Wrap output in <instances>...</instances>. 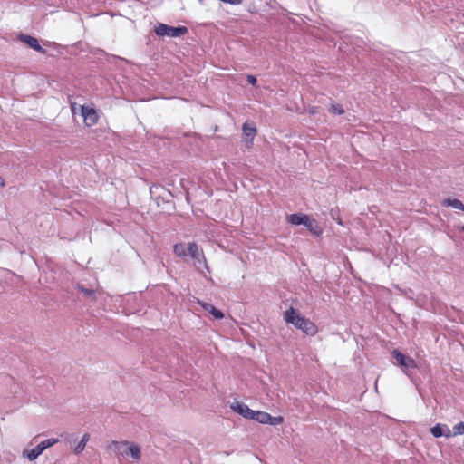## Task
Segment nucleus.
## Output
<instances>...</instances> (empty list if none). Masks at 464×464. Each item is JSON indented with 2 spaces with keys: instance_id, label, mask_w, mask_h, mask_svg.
<instances>
[{
  "instance_id": "nucleus-1",
  "label": "nucleus",
  "mask_w": 464,
  "mask_h": 464,
  "mask_svg": "<svg viewBox=\"0 0 464 464\" xmlns=\"http://www.w3.org/2000/svg\"><path fill=\"white\" fill-rule=\"evenodd\" d=\"M154 31L159 36L179 37L188 33V28L185 26L172 27L160 23L155 26Z\"/></svg>"
},
{
  "instance_id": "nucleus-2",
  "label": "nucleus",
  "mask_w": 464,
  "mask_h": 464,
  "mask_svg": "<svg viewBox=\"0 0 464 464\" xmlns=\"http://www.w3.org/2000/svg\"><path fill=\"white\" fill-rule=\"evenodd\" d=\"M392 354L396 361V364L400 366L405 373H407L408 370L417 368L416 362L410 356H407L401 353L399 350L394 349L392 352Z\"/></svg>"
},
{
  "instance_id": "nucleus-3",
  "label": "nucleus",
  "mask_w": 464,
  "mask_h": 464,
  "mask_svg": "<svg viewBox=\"0 0 464 464\" xmlns=\"http://www.w3.org/2000/svg\"><path fill=\"white\" fill-rule=\"evenodd\" d=\"M81 114L83 118V122L85 126L92 127L98 123L100 116L96 109L92 106L82 105L81 106Z\"/></svg>"
},
{
  "instance_id": "nucleus-4",
  "label": "nucleus",
  "mask_w": 464,
  "mask_h": 464,
  "mask_svg": "<svg viewBox=\"0 0 464 464\" xmlns=\"http://www.w3.org/2000/svg\"><path fill=\"white\" fill-rule=\"evenodd\" d=\"M59 441L58 439H48L39 443L35 448L26 451V456L30 460H34L39 455L43 453L44 450L52 447Z\"/></svg>"
},
{
  "instance_id": "nucleus-5",
  "label": "nucleus",
  "mask_w": 464,
  "mask_h": 464,
  "mask_svg": "<svg viewBox=\"0 0 464 464\" xmlns=\"http://www.w3.org/2000/svg\"><path fill=\"white\" fill-rule=\"evenodd\" d=\"M284 319L286 323L294 324L297 329L302 325L304 317L300 314V313L290 307L284 313Z\"/></svg>"
},
{
  "instance_id": "nucleus-6",
  "label": "nucleus",
  "mask_w": 464,
  "mask_h": 464,
  "mask_svg": "<svg viewBox=\"0 0 464 464\" xmlns=\"http://www.w3.org/2000/svg\"><path fill=\"white\" fill-rule=\"evenodd\" d=\"M129 444V441H111L108 445L107 449L108 450L114 452L116 455L127 456Z\"/></svg>"
},
{
  "instance_id": "nucleus-7",
  "label": "nucleus",
  "mask_w": 464,
  "mask_h": 464,
  "mask_svg": "<svg viewBox=\"0 0 464 464\" xmlns=\"http://www.w3.org/2000/svg\"><path fill=\"white\" fill-rule=\"evenodd\" d=\"M231 409L246 419L251 420L253 418L254 411L245 403L236 401L231 405Z\"/></svg>"
},
{
  "instance_id": "nucleus-8",
  "label": "nucleus",
  "mask_w": 464,
  "mask_h": 464,
  "mask_svg": "<svg viewBox=\"0 0 464 464\" xmlns=\"http://www.w3.org/2000/svg\"><path fill=\"white\" fill-rule=\"evenodd\" d=\"M188 255L195 260V262L200 263L201 258L205 260L203 251L198 247L195 242L188 244Z\"/></svg>"
},
{
  "instance_id": "nucleus-9",
  "label": "nucleus",
  "mask_w": 464,
  "mask_h": 464,
  "mask_svg": "<svg viewBox=\"0 0 464 464\" xmlns=\"http://www.w3.org/2000/svg\"><path fill=\"white\" fill-rule=\"evenodd\" d=\"M301 324L302 325L298 329L307 335L314 336L318 332L316 324L305 317Z\"/></svg>"
},
{
  "instance_id": "nucleus-10",
  "label": "nucleus",
  "mask_w": 464,
  "mask_h": 464,
  "mask_svg": "<svg viewBox=\"0 0 464 464\" xmlns=\"http://www.w3.org/2000/svg\"><path fill=\"white\" fill-rule=\"evenodd\" d=\"M20 39L32 49L43 53H45V50L39 44V42L35 37L30 35H21Z\"/></svg>"
},
{
  "instance_id": "nucleus-11",
  "label": "nucleus",
  "mask_w": 464,
  "mask_h": 464,
  "mask_svg": "<svg viewBox=\"0 0 464 464\" xmlns=\"http://www.w3.org/2000/svg\"><path fill=\"white\" fill-rule=\"evenodd\" d=\"M430 431L435 438H440L441 436L449 438L451 436V431L450 428L446 425L441 426L440 424H436L434 427L430 429Z\"/></svg>"
},
{
  "instance_id": "nucleus-12",
  "label": "nucleus",
  "mask_w": 464,
  "mask_h": 464,
  "mask_svg": "<svg viewBox=\"0 0 464 464\" xmlns=\"http://www.w3.org/2000/svg\"><path fill=\"white\" fill-rule=\"evenodd\" d=\"M199 304L202 306V308L208 312L210 314L213 315L215 319L220 320L224 318V314L217 309L214 305L208 303L199 302Z\"/></svg>"
},
{
  "instance_id": "nucleus-13",
  "label": "nucleus",
  "mask_w": 464,
  "mask_h": 464,
  "mask_svg": "<svg viewBox=\"0 0 464 464\" xmlns=\"http://www.w3.org/2000/svg\"><path fill=\"white\" fill-rule=\"evenodd\" d=\"M309 216L305 214H291L287 216V221L291 225L298 226V225H304L305 221H307V218Z\"/></svg>"
},
{
  "instance_id": "nucleus-14",
  "label": "nucleus",
  "mask_w": 464,
  "mask_h": 464,
  "mask_svg": "<svg viewBox=\"0 0 464 464\" xmlns=\"http://www.w3.org/2000/svg\"><path fill=\"white\" fill-rule=\"evenodd\" d=\"M304 226L314 235L320 236L322 234V228L318 225L315 219H312L309 217L307 218V221H305Z\"/></svg>"
},
{
  "instance_id": "nucleus-15",
  "label": "nucleus",
  "mask_w": 464,
  "mask_h": 464,
  "mask_svg": "<svg viewBox=\"0 0 464 464\" xmlns=\"http://www.w3.org/2000/svg\"><path fill=\"white\" fill-rule=\"evenodd\" d=\"M251 420H255L259 423L268 424L271 421V415L265 411H255L253 412V418Z\"/></svg>"
},
{
  "instance_id": "nucleus-16",
  "label": "nucleus",
  "mask_w": 464,
  "mask_h": 464,
  "mask_svg": "<svg viewBox=\"0 0 464 464\" xmlns=\"http://www.w3.org/2000/svg\"><path fill=\"white\" fill-rule=\"evenodd\" d=\"M243 132L246 136L251 137V143L253 142L254 137L257 133V130L254 124H249L248 122H245L242 127Z\"/></svg>"
},
{
  "instance_id": "nucleus-17",
  "label": "nucleus",
  "mask_w": 464,
  "mask_h": 464,
  "mask_svg": "<svg viewBox=\"0 0 464 464\" xmlns=\"http://www.w3.org/2000/svg\"><path fill=\"white\" fill-rule=\"evenodd\" d=\"M130 455L134 459L136 460H139L140 459V456H141V451H140V448L132 443V442H130L129 444V448H128V455Z\"/></svg>"
},
{
  "instance_id": "nucleus-18",
  "label": "nucleus",
  "mask_w": 464,
  "mask_h": 464,
  "mask_svg": "<svg viewBox=\"0 0 464 464\" xmlns=\"http://www.w3.org/2000/svg\"><path fill=\"white\" fill-rule=\"evenodd\" d=\"M174 254L179 257H185L188 255V246L184 243H178L173 247Z\"/></svg>"
},
{
  "instance_id": "nucleus-19",
  "label": "nucleus",
  "mask_w": 464,
  "mask_h": 464,
  "mask_svg": "<svg viewBox=\"0 0 464 464\" xmlns=\"http://www.w3.org/2000/svg\"><path fill=\"white\" fill-rule=\"evenodd\" d=\"M445 206H450L456 209H459V210H462L464 211V204L459 200V199H457V198H447L444 200V203H443Z\"/></svg>"
},
{
  "instance_id": "nucleus-20",
  "label": "nucleus",
  "mask_w": 464,
  "mask_h": 464,
  "mask_svg": "<svg viewBox=\"0 0 464 464\" xmlns=\"http://www.w3.org/2000/svg\"><path fill=\"white\" fill-rule=\"evenodd\" d=\"M89 439H90V435L88 433H85L82 436V438L80 440V442L78 443V445L74 448L75 454H80L84 450L86 444L89 441Z\"/></svg>"
},
{
  "instance_id": "nucleus-21",
  "label": "nucleus",
  "mask_w": 464,
  "mask_h": 464,
  "mask_svg": "<svg viewBox=\"0 0 464 464\" xmlns=\"http://www.w3.org/2000/svg\"><path fill=\"white\" fill-rule=\"evenodd\" d=\"M329 112L332 114L342 115L344 113V110L343 109V107L340 104L333 103L329 107Z\"/></svg>"
},
{
  "instance_id": "nucleus-22",
  "label": "nucleus",
  "mask_w": 464,
  "mask_h": 464,
  "mask_svg": "<svg viewBox=\"0 0 464 464\" xmlns=\"http://www.w3.org/2000/svg\"><path fill=\"white\" fill-rule=\"evenodd\" d=\"M464 434V422H459L453 426L451 436L462 435Z\"/></svg>"
},
{
  "instance_id": "nucleus-23",
  "label": "nucleus",
  "mask_w": 464,
  "mask_h": 464,
  "mask_svg": "<svg viewBox=\"0 0 464 464\" xmlns=\"http://www.w3.org/2000/svg\"><path fill=\"white\" fill-rule=\"evenodd\" d=\"M78 289H79V291L83 293L86 296H90L92 299H95V292L93 290L85 288L82 285H79Z\"/></svg>"
},
{
  "instance_id": "nucleus-24",
  "label": "nucleus",
  "mask_w": 464,
  "mask_h": 464,
  "mask_svg": "<svg viewBox=\"0 0 464 464\" xmlns=\"http://www.w3.org/2000/svg\"><path fill=\"white\" fill-rule=\"evenodd\" d=\"M284 422V418L282 416L273 417L271 416V421L268 424L271 425H278Z\"/></svg>"
},
{
  "instance_id": "nucleus-25",
  "label": "nucleus",
  "mask_w": 464,
  "mask_h": 464,
  "mask_svg": "<svg viewBox=\"0 0 464 464\" xmlns=\"http://www.w3.org/2000/svg\"><path fill=\"white\" fill-rule=\"evenodd\" d=\"M247 82L251 85L255 86L256 84V76H254V75H247Z\"/></svg>"
},
{
  "instance_id": "nucleus-26",
  "label": "nucleus",
  "mask_w": 464,
  "mask_h": 464,
  "mask_svg": "<svg viewBox=\"0 0 464 464\" xmlns=\"http://www.w3.org/2000/svg\"><path fill=\"white\" fill-rule=\"evenodd\" d=\"M5 180L4 179L0 176V188H3L5 186Z\"/></svg>"
},
{
  "instance_id": "nucleus-27",
  "label": "nucleus",
  "mask_w": 464,
  "mask_h": 464,
  "mask_svg": "<svg viewBox=\"0 0 464 464\" xmlns=\"http://www.w3.org/2000/svg\"><path fill=\"white\" fill-rule=\"evenodd\" d=\"M72 111H74V104H72Z\"/></svg>"
},
{
  "instance_id": "nucleus-28",
  "label": "nucleus",
  "mask_w": 464,
  "mask_h": 464,
  "mask_svg": "<svg viewBox=\"0 0 464 464\" xmlns=\"http://www.w3.org/2000/svg\"><path fill=\"white\" fill-rule=\"evenodd\" d=\"M310 112H311V113H314V112H315V111H314V110H311V111H310Z\"/></svg>"
},
{
  "instance_id": "nucleus-29",
  "label": "nucleus",
  "mask_w": 464,
  "mask_h": 464,
  "mask_svg": "<svg viewBox=\"0 0 464 464\" xmlns=\"http://www.w3.org/2000/svg\"><path fill=\"white\" fill-rule=\"evenodd\" d=\"M461 229H462V230H464V226L462 227V228H461Z\"/></svg>"
}]
</instances>
